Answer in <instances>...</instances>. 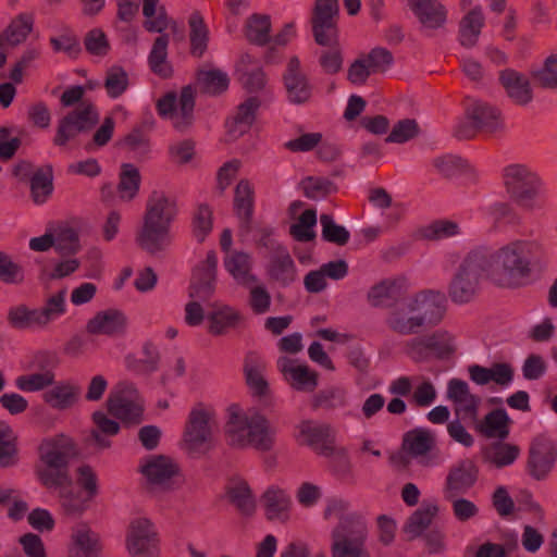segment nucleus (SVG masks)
I'll use <instances>...</instances> for the list:
<instances>
[{
	"label": "nucleus",
	"instance_id": "1",
	"mask_svg": "<svg viewBox=\"0 0 557 557\" xmlns=\"http://www.w3.org/2000/svg\"><path fill=\"white\" fill-rule=\"evenodd\" d=\"M223 432L233 448L270 450L275 442L276 431L268 418L255 407L232 404L226 408Z\"/></svg>",
	"mask_w": 557,
	"mask_h": 557
},
{
	"label": "nucleus",
	"instance_id": "2",
	"mask_svg": "<svg viewBox=\"0 0 557 557\" xmlns=\"http://www.w3.org/2000/svg\"><path fill=\"white\" fill-rule=\"evenodd\" d=\"M177 213L173 198L162 190L152 191L137 235L138 245L150 253L166 250L172 242L171 226Z\"/></svg>",
	"mask_w": 557,
	"mask_h": 557
},
{
	"label": "nucleus",
	"instance_id": "3",
	"mask_svg": "<svg viewBox=\"0 0 557 557\" xmlns=\"http://www.w3.org/2000/svg\"><path fill=\"white\" fill-rule=\"evenodd\" d=\"M76 455L75 441L65 433L44 437L37 447L36 480L48 490H58L69 481V466Z\"/></svg>",
	"mask_w": 557,
	"mask_h": 557
},
{
	"label": "nucleus",
	"instance_id": "4",
	"mask_svg": "<svg viewBox=\"0 0 557 557\" xmlns=\"http://www.w3.org/2000/svg\"><path fill=\"white\" fill-rule=\"evenodd\" d=\"M475 251H484L488 256L487 269L495 271L506 282L500 286H511L515 278L528 275L531 265L539 263L544 256L542 244L529 238L509 242L495 252L486 248Z\"/></svg>",
	"mask_w": 557,
	"mask_h": 557
},
{
	"label": "nucleus",
	"instance_id": "5",
	"mask_svg": "<svg viewBox=\"0 0 557 557\" xmlns=\"http://www.w3.org/2000/svg\"><path fill=\"white\" fill-rule=\"evenodd\" d=\"M216 412L203 403L196 404L189 411L181 449L190 458H201L215 446Z\"/></svg>",
	"mask_w": 557,
	"mask_h": 557
},
{
	"label": "nucleus",
	"instance_id": "6",
	"mask_svg": "<svg viewBox=\"0 0 557 557\" xmlns=\"http://www.w3.org/2000/svg\"><path fill=\"white\" fill-rule=\"evenodd\" d=\"M488 256L484 251H471L462 261L450 284V297L455 302H468L475 294L481 281L487 278L496 284H506L493 270L487 269Z\"/></svg>",
	"mask_w": 557,
	"mask_h": 557
},
{
	"label": "nucleus",
	"instance_id": "7",
	"mask_svg": "<svg viewBox=\"0 0 557 557\" xmlns=\"http://www.w3.org/2000/svg\"><path fill=\"white\" fill-rule=\"evenodd\" d=\"M74 481L78 487L77 491L59 488L61 506L70 516H77L85 512L99 493L97 472L89 465L84 463L76 468Z\"/></svg>",
	"mask_w": 557,
	"mask_h": 557
},
{
	"label": "nucleus",
	"instance_id": "8",
	"mask_svg": "<svg viewBox=\"0 0 557 557\" xmlns=\"http://www.w3.org/2000/svg\"><path fill=\"white\" fill-rule=\"evenodd\" d=\"M125 548L129 557H161V540L150 518L138 516L131 520Z\"/></svg>",
	"mask_w": 557,
	"mask_h": 557
},
{
	"label": "nucleus",
	"instance_id": "9",
	"mask_svg": "<svg viewBox=\"0 0 557 557\" xmlns=\"http://www.w3.org/2000/svg\"><path fill=\"white\" fill-rule=\"evenodd\" d=\"M295 438L300 445H305L331 460L347 459V451L337 447L333 440L332 430L329 425L305 420L296 425Z\"/></svg>",
	"mask_w": 557,
	"mask_h": 557
},
{
	"label": "nucleus",
	"instance_id": "10",
	"mask_svg": "<svg viewBox=\"0 0 557 557\" xmlns=\"http://www.w3.org/2000/svg\"><path fill=\"white\" fill-rule=\"evenodd\" d=\"M107 407L124 424H137L143 420L144 400L133 383H117L109 394Z\"/></svg>",
	"mask_w": 557,
	"mask_h": 557
},
{
	"label": "nucleus",
	"instance_id": "11",
	"mask_svg": "<svg viewBox=\"0 0 557 557\" xmlns=\"http://www.w3.org/2000/svg\"><path fill=\"white\" fill-rule=\"evenodd\" d=\"M138 471L148 486L162 491L172 490L182 476L178 462L166 455L141 459Z\"/></svg>",
	"mask_w": 557,
	"mask_h": 557
},
{
	"label": "nucleus",
	"instance_id": "12",
	"mask_svg": "<svg viewBox=\"0 0 557 557\" xmlns=\"http://www.w3.org/2000/svg\"><path fill=\"white\" fill-rule=\"evenodd\" d=\"M219 259L214 250H208L191 270L187 288L189 299L208 300L214 296L218 283Z\"/></svg>",
	"mask_w": 557,
	"mask_h": 557
},
{
	"label": "nucleus",
	"instance_id": "13",
	"mask_svg": "<svg viewBox=\"0 0 557 557\" xmlns=\"http://www.w3.org/2000/svg\"><path fill=\"white\" fill-rule=\"evenodd\" d=\"M194 107L195 91L190 86L184 87L180 95L168 94L158 101L159 114L171 121L177 129L191 123Z\"/></svg>",
	"mask_w": 557,
	"mask_h": 557
},
{
	"label": "nucleus",
	"instance_id": "14",
	"mask_svg": "<svg viewBox=\"0 0 557 557\" xmlns=\"http://www.w3.org/2000/svg\"><path fill=\"white\" fill-rule=\"evenodd\" d=\"M259 503L268 521L286 523L290 520L293 498L287 487L276 483L268 485L260 495Z\"/></svg>",
	"mask_w": 557,
	"mask_h": 557
},
{
	"label": "nucleus",
	"instance_id": "15",
	"mask_svg": "<svg viewBox=\"0 0 557 557\" xmlns=\"http://www.w3.org/2000/svg\"><path fill=\"white\" fill-rule=\"evenodd\" d=\"M338 13L337 0H317L313 17V34L321 46H333L337 41L334 18Z\"/></svg>",
	"mask_w": 557,
	"mask_h": 557
},
{
	"label": "nucleus",
	"instance_id": "16",
	"mask_svg": "<svg viewBox=\"0 0 557 557\" xmlns=\"http://www.w3.org/2000/svg\"><path fill=\"white\" fill-rule=\"evenodd\" d=\"M557 457V444L546 436H537L531 444L529 471L536 480L545 479L552 471Z\"/></svg>",
	"mask_w": 557,
	"mask_h": 557
},
{
	"label": "nucleus",
	"instance_id": "17",
	"mask_svg": "<svg viewBox=\"0 0 557 557\" xmlns=\"http://www.w3.org/2000/svg\"><path fill=\"white\" fill-rule=\"evenodd\" d=\"M446 397L454 404L457 417L463 420L476 421L481 399L470 392L467 382L459 379L449 380Z\"/></svg>",
	"mask_w": 557,
	"mask_h": 557
},
{
	"label": "nucleus",
	"instance_id": "18",
	"mask_svg": "<svg viewBox=\"0 0 557 557\" xmlns=\"http://www.w3.org/2000/svg\"><path fill=\"white\" fill-rule=\"evenodd\" d=\"M435 437L426 429L418 428L408 432L404 437L403 449L411 458L424 467L437 466V460L431 455Z\"/></svg>",
	"mask_w": 557,
	"mask_h": 557
},
{
	"label": "nucleus",
	"instance_id": "19",
	"mask_svg": "<svg viewBox=\"0 0 557 557\" xmlns=\"http://www.w3.org/2000/svg\"><path fill=\"white\" fill-rule=\"evenodd\" d=\"M367 536L366 522H357L347 531H332L333 557H362Z\"/></svg>",
	"mask_w": 557,
	"mask_h": 557
},
{
	"label": "nucleus",
	"instance_id": "20",
	"mask_svg": "<svg viewBox=\"0 0 557 557\" xmlns=\"http://www.w3.org/2000/svg\"><path fill=\"white\" fill-rule=\"evenodd\" d=\"M277 367L290 386L299 392H312L318 385V376L308 366L287 356L277 360Z\"/></svg>",
	"mask_w": 557,
	"mask_h": 557
},
{
	"label": "nucleus",
	"instance_id": "21",
	"mask_svg": "<svg viewBox=\"0 0 557 557\" xmlns=\"http://www.w3.org/2000/svg\"><path fill=\"white\" fill-rule=\"evenodd\" d=\"M407 301L414 317L422 320L421 326L438 321L445 311L446 298L445 295L440 292H422L408 298Z\"/></svg>",
	"mask_w": 557,
	"mask_h": 557
},
{
	"label": "nucleus",
	"instance_id": "22",
	"mask_svg": "<svg viewBox=\"0 0 557 557\" xmlns=\"http://www.w3.org/2000/svg\"><path fill=\"white\" fill-rule=\"evenodd\" d=\"M66 550L67 557H99V536L88 524L77 523L72 528Z\"/></svg>",
	"mask_w": 557,
	"mask_h": 557
},
{
	"label": "nucleus",
	"instance_id": "23",
	"mask_svg": "<svg viewBox=\"0 0 557 557\" xmlns=\"http://www.w3.org/2000/svg\"><path fill=\"white\" fill-rule=\"evenodd\" d=\"M98 112L92 106H85L82 110L75 111L64 117L59 125L55 136L57 145H64L79 132L92 127L98 121Z\"/></svg>",
	"mask_w": 557,
	"mask_h": 557
},
{
	"label": "nucleus",
	"instance_id": "24",
	"mask_svg": "<svg viewBox=\"0 0 557 557\" xmlns=\"http://www.w3.org/2000/svg\"><path fill=\"white\" fill-rule=\"evenodd\" d=\"M504 181L507 188L518 197H529L541 186L540 177L521 164H512L505 169Z\"/></svg>",
	"mask_w": 557,
	"mask_h": 557
},
{
	"label": "nucleus",
	"instance_id": "25",
	"mask_svg": "<svg viewBox=\"0 0 557 557\" xmlns=\"http://www.w3.org/2000/svg\"><path fill=\"white\" fill-rule=\"evenodd\" d=\"M127 326L126 314L119 309L110 308L97 312L86 324L87 333L91 335H108L123 333Z\"/></svg>",
	"mask_w": 557,
	"mask_h": 557
},
{
	"label": "nucleus",
	"instance_id": "26",
	"mask_svg": "<svg viewBox=\"0 0 557 557\" xmlns=\"http://www.w3.org/2000/svg\"><path fill=\"white\" fill-rule=\"evenodd\" d=\"M208 331L212 335H224L230 330L238 327L243 322V314L238 309L228 305L216 302L207 315Z\"/></svg>",
	"mask_w": 557,
	"mask_h": 557
},
{
	"label": "nucleus",
	"instance_id": "27",
	"mask_svg": "<svg viewBox=\"0 0 557 557\" xmlns=\"http://www.w3.org/2000/svg\"><path fill=\"white\" fill-rule=\"evenodd\" d=\"M409 7L425 29H437L447 21V11L440 0H409Z\"/></svg>",
	"mask_w": 557,
	"mask_h": 557
},
{
	"label": "nucleus",
	"instance_id": "28",
	"mask_svg": "<svg viewBox=\"0 0 557 557\" xmlns=\"http://www.w3.org/2000/svg\"><path fill=\"white\" fill-rule=\"evenodd\" d=\"M44 401L55 410H66L79 399V386L70 380L53 382L42 394Z\"/></svg>",
	"mask_w": 557,
	"mask_h": 557
},
{
	"label": "nucleus",
	"instance_id": "29",
	"mask_svg": "<svg viewBox=\"0 0 557 557\" xmlns=\"http://www.w3.org/2000/svg\"><path fill=\"white\" fill-rule=\"evenodd\" d=\"M223 267L238 285L248 286L258 280L252 273V258L245 251L234 250L226 253L223 258Z\"/></svg>",
	"mask_w": 557,
	"mask_h": 557
},
{
	"label": "nucleus",
	"instance_id": "30",
	"mask_svg": "<svg viewBox=\"0 0 557 557\" xmlns=\"http://www.w3.org/2000/svg\"><path fill=\"white\" fill-rule=\"evenodd\" d=\"M258 97H250L238 106L236 112L226 122L230 139H237L248 133L256 120V113L260 108Z\"/></svg>",
	"mask_w": 557,
	"mask_h": 557
},
{
	"label": "nucleus",
	"instance_id": "31",
	"mask_svg": "<svg viewBox=\"0 0 557 557\" xmlns=\"http://www.w3.org/2000/svg\"><path fill=\"white\" fill-rule=\"evenodd\" d=\"M441 507L436 498L424 499L409 517L404 530L410 539L421 536L432 521L440 515Z\"/></svg>",
	"mask_w": 557,
	"mask_h": 557
},
{
	"label": "nucleus",
	"instance_id": "32",
	"mask_svg": "<svg viewBox=\"0 0 557 557\" xmlns=\"http://www.w3.org/2000/svg\"><path fill=\"white\" fill-rule=\"evenodd\" d=\"M324 518L330 522H337L332 531H347L356 527L357 522L364 520L350 509L349 503L344 498H331L324 509Z\"/></svg>",
	"mask_w": 557,
	"mask_h": 557
},
{
	"label": "nucleus",
	"instance_id": "33",
	"mask_svg": "<svg viewBox=\"0 0 557 557\" xmlns=\"http://www.w3.org/2000/svg\"><path fill=\"white\" fill-rule=\"evenodd\" d=\"M228 500L244 516H252L257 509V498L246 480L239 476L231 479L227 486Z\"/></svg>",
	"mask_w": 557,
	"mask_h": 557
},
{
	"label": "nucleus",
	"instance_id": "34",
	"mask_svg": "<svg viewBox=\"0 0 557 557\" xmlns=\"http://www.w3.org/2000/svg\"><path fill=\"white\" fill-rule=\"evenodd\" d=\"M267 272L270 278L282 285H287L295 281V263L286 248L282 246L275 248L267 265Z\"/></svg>",
	"mask_w": 557,
	"mask_h": 557
},
{
	"label": "nucleus",
	"instance_id": "35",
	"mask_svg": "<svg viewBox=\"0 0 557 557\" xmlns=\"http://www.w3.org/2000/svg\"><path fill=\"white\" fill-rule=\"evenodd\" d=\"M246 384L253 397L270 395V385L265 376V363L256 357H247L244 363Z\"/></svg>",
	"mask_w": 557,
	"mask_h": 557
},
{
	"label": "nucleus",
	"instance_id": "36",
	"mask_svg": "<svg viewBox=\"0 0 557 557\" xmlns=\"http://www.w3.org/2000/svg\"><path fill=\"white\" fill-rule=\"evenodd\" d=\"M484 25V14L480 5L470 9L459 22L458 39L462 47L472 48L479 41L482 27Z\"/></svg>",
	"mask_w": 557,
	"mask_h": 557
},
{
	"label": "nucleus",
	"instance_id": "37",
	"mask_svg": "<svg viewBox=\"0 0 557 557\" xmlns=\"http://www.w3.org/2000/svg\"><path fill=\"white\" fill-rule=\"evenodd\" d=\"M285 86L288 99L294 103H302L310 96V88L306 77L299 72V61L292 59L285 75Z\"/></svg>",
	"mask_w": 557,
	"mask_h": 557
},
{
	"label": "nucleus",
	"instance_id": "38",
	"mask_svg": "<svg viewBox=\"0 0 557 557\" xmlns=\"http://www.w3.org/2000/svg\"><path fill=\"white\" fill-rule=\"evenodd\" d=\"M235 72L238 79L250 91L261 89L265 84L264 73L260 64L249 54H243L239 58Z\"/></svg>",
	"mask_w": 557,
	"mask_h": 557
},
{
	"label": "nucleus",
	"instance_id": "39",
	"mask_svg": "<svg viewBox=\"0 0 557 557\" xmlns=\"http://www.w3.org/2000/svg\"><path fill=\"white\" fill-rule=\"evenodd\" d=\"M502 84L508 96L519 104H527L532 99V91L529 81L523 75L508 70L500 76Z\"/></svg>",
	"mask_w": 557,
	"mask_h": 557
},
{
	"label": "nucleus",
	"instance_id": "40",
	"mask_svg": "<svg viewBox=\"0 0 557 557\" xmlns=\"http://www.w3.org/2000/svg\"><path fill=\"white\" fill-rule=\"evenodd\" d=\"M141 176L138 168L123 163L119 173L117 196L122 201H132L138 195Z\"/></svg>",
	"mask_w": 557,
	"mask_h": 557
},
{
	"label": "nucleus",
	"instance_id": "41",
	"mask_svg": "<svg viewBox=\"0 0 557 557\" xmlns=\"http://www.w3.org/2000/svg\"><path fill=\"white\" fill-rule=\"evenodd\" d=\"M408 285L405 277L387 278L373 286L369 294V301L373 306H385L393 300Z\"/></svg>",
	"mask_w": 557,
	"mask_h": 557
},
{
	"label": "nucleus",
	"instance_id": "42",
	"mask_svg": "<svg viewBox=\"0 0 557 557\" xmlns=\"http://www.w3.org/2000/svg\"><path fill=\"white\" fill-rule=\"evenodd\" d=\"M234 211L242 226H247L253 212V190L247 181H240L235 188Z\"/></svg>",
	"mask_w": 557,
	"mask_h": 557
},
{
	"label": "nucleus",
	"instance_id": "43",
	"mask_svg": "<svg viewBox=\"0 0 557 557\" xmlns=\"http://www.w3.org/2000/svg\"><path fill=\"white\" fill-rule=\"evenodd\" d=\"M478 479V468L472 462H461L453 468L446 478V488L449 491H467Z\"/></svg>",
	"mask_w": 557,
	"mask_h": 557
},
{
	"label": "nucleus",
	"instance_id": "44",
	"mask_svg": "<svg viewBox=\"0 0 557 557\" xmlns=\"http://www.w3.org/2000/svg\"><path fill=\"white\" fill-rule=\"evenodd\" d=\"M468 115L476 127L496 131L503 125L498 110L481 101L471 104L468 109Z\"/></svg>",
	"mask_w": 557,
	"mask_h": 557
},
{
	"label": "nucleus",
	"instance_id": "45",
	"mask_svg": "<svg viewBox=\"0 0 557 557\" xmlns=\"http://www.w3.org/2000/svg\"><path fill=\"white\" fill-rule=\"evenodd\" d=\"M38 309L39 323L42 327L62 317L67 309L66 290L62 289L50 295L44 306Z\"/></svg>",
	"mask_w": 557,
	"mask_h": 557
},
{
	"label": "nucleus",
	"instance_id": "46",
	"mask_svg": "<svg viewBox=\"0 0 557 557\" xmlns=\"http://www.w3.org/2000/svg\"><path fill=\"white\" fill-rule=\"evenodd\" d=\"M510 418L503 409L490 412L480 424V431L491 438H505L509 433Z\"/></svg>",
	"mask_w": 557,
	"mask_h": 557
},
{
	"label": "nucleus",
	"instance_id": "47",
	"mask_svg": "<svg viewBox=\"0 0 557 557\" xmlns=\"http://www.w3.org/2000/svg\"><path fill=\"white\" fill-rule=\"evenodd\" d=\"M55 374L52 370H44L17 376L14 381V385L22 392L36 393L39 391H46L53 384Z\"/></svg>",
	"mask_w": 557,
	"mask_h": 557
},
{
	"label": "nucleus",
	"instance_id": "48",
	"mask_svg": "<svg viewBox=\"0 0 557 557\" xmlns=\"http://www.w3.org/2000/svg\"><path fill=\"white\" fill-rule=\"evenodd\" d=\"M197 84L202 91L210 95H219L228 88L230 78L221 70L207 69L198 73Z\"/></svg>",
	"mask_w": 557,
	"mask_h": 557
},
{
	"label": "nucleus",
	"instance_id": "49",
	"mask_svg": "<svg viewBox=\"0 0 557 557\" xmlns=\"http://www.w3.org/2000/svg\"><path fill=\"white\" fill-rule=\"evenodd\" d=\"M421 319L414 317L406 300L388 319V325L398 333L410 334L421 327Z\"/></svg>",
	"mask_w": 557,
	"mask_h": 557
},
{
	"label": "nucleus",
	"instance_id": "50",
	"mask_svg": "<svg viewBox=\"0 0 557 557\" xmlns=\"http://www.w3.org/2000/svg\"><path fill=\"white\" fill-rule=\"evenodd\" d=\"M213 228V211L207 203H199L191 218V232L197 242H203Z\"/></svg>",
	"mask_w": 557,
	"mask_h": 557
},
{
	"label": "nucleus",
	"instance_id": "51",
	"mask_svg": "<svg viewBox=\"0 0 557 557\" xmlns=\"http://www.w3.org/2000/svg\"><path fill=\"white\" fill-rule=\"evenodd\" d=\"M190 50L193 55L201 57L207 50L209 41V32L203 23L202 17L198 13H193L188 21Z\"/></svg>",
	"mask_w": 557,
	"mask_h": 557
},
{
	"label": "nucleus",
	"instance_id": "52",
	"mask_svg": "<svg viewBox=\"0 0 557 557\" xmlns=\"http://www.w3.org/2000/svg\"><path fill=\"white\" fill-rule=\"evenodd\" d=\"M54 237V249L60 253H76L81 249V242L77 232L67 224H60L52 227Z\"/></svg>",
	"mask_w": 557,
	"mask_h": 557
},
{
	"label": "nucleus",
	"instance_id": "53",
	"mask_svg": "<svg viewBox=\"0 0 557 557\" xmlns=\"http://www.w3.org/2000/svg\"><path fill=\"white\" fill-rule=\"evenodd\" d=\"M168 44L166 36L158 37L149 54L151 70L163 77H168L172 73V67L168 61Z\"/></svg>",
	"mask_w": 557,
	"mask_h": 557
},
{
	"label": "nucleus",
	"instance_id": "54",
	"mask_svg": "<svg viewBox=\"0 0 557 557\" xmlns=\"http://www.w3.org/2000/svg\"><path fill=\"white\" fill-rule=\"evenodd\" d=\"M168 153L170 161L174 164H191L196 156L195 143L187 138L173 140L169 145Z\"/></svg>",
	"mask_w": 557,
	"mask_h": 557
},
{
	"label": "nucleus",
	"instance_id": "55",
	"mask_svg": "<svg viewBox=\"0 0 557 557\" xmlns=\"http://www.w3.org/2000/svg\"><path fill=\"white\" fill-rule=\"evenodd\" d=\"M534 81L544 88L557 87V52L549 54L533 71Z\"/></svg>",
	"mask_w": 557,
	"mask_h": 557
},
{
	"label": "nucleus",
	"instance_id": "56",
	"mask_svg": "<svg viewBox=\"0 0 557 557\" xmlns=\"http://www.w3.org/2000/svg\"><path fill=\"white\" fill-rule=\"evenodd\" d=\"M270 17L264 14H253L247 22L246 35L250 41L264 44L270 38Z\"/></svg>",
	"mask_w": 557,
	"mask_h": 557
},
{
	"label": "nucleus",
	"instance_id": "57",
	"mask_svg": "<svg viewBox=\"0 0 557 557\" xmlns=\"http://www.w3.org/2000/svg\"><path fill=\"white\" fill-rule=\"evenodd\" d=\"M317 212L305 210L290 226V233L297 240H310L315 236Z\"/></svg>",
	"mask_w": 557,
	"mask_h": 557
},
{
	"label": "nucleus",
	"instance_id": "58",
	"mask_svg": "<svg viewBox=\"0 0 557 557\" xmlns=\"http://www.w3.org/2000/svg\"><path fill=\"white\" fill-rule=\"evenodd\" d=\"M128 84V75L123 67L114 65L108 70L104 87L109 97L117 98L127 89Z\"/></svg>",
	"mask_w": 557,
	"mask_h": 557
},
{
	"label": "nucleus",
	"instance_id": "59",
	"mask_svg": "<svg viewBox=\"0 0 557 557\" xmlns=\"http://www.w3.org/2000/svg\"><path fill=\"white\" fill-rule=\"evenodd\" d=\"M322 237L326 242L337 245H344L349 239V232L342 225L337 224L329 214H322L320 218Z\"/></svg>",
	"mask_w": 557,
	"mask_h": 557
},
{
	"label": "nucleus",
	"instance_id": "60",
	"mask_svg": "<svg viewBox=\"0 0 557 557\" xmlns=\"http://www.w3.org/2000/svg\"><path fill=\"white\" fill-rule=\"evenodd\" d=\"M32 27V18L29 16L21 15L7 28L2 40L10 46L18 45L27 37Z\"/></svg>",
	"mask_w": 557,
	"mask_h": 557
},
{
	"label": "nucleus",
	"instance_id": "61",
	"mask_svg": "<svg viewBox=\"0 0 557 557\" xmlns=\"http://www.w3.org/2000/svg\"><path fill=\"white\" fill-rule=\"evenodd\" d=\"M32 196L36 203H44L53 190L50 172L38 171L30 181Z\"/></svg>",
	"mask_w": 557,
	"mask_h": 557
},
{
	"label": "nucleus",
	"instance_id": "62",
	"mask_svg": "<svg viewBox=\"0 0 557 557\" xmlns=\"http://www.w3.org/2000/svg\"><path fill=\"white\" fill-rule=\"evenodd\" d=\"M38 309H29L25 306L11 308L9 321L18 329L42 327L37 315Z\"/></svg>",
	"mask_w": 557,
	"mask_h": 557
},
{
	"label": "nucleus",
	"instance_id": "63",
	"mask_svg": "<svg viewBox=\"0 0 557 557\" xmlns=\"http://www.w3.org/2000/svg\"><path fill=\"white\" fill-rule=\"evenodd\" d=\"M297 503L304 508H312L319 504L323 496L322 486L313 482H302L295 492Z\"/></svg>",
	"mask_w": 557,
	"mask_h": 557
},
{
	"label": "nucleus",
	"instance_id": "64",
	"mask_svg": "<svg viewBox=\"0 0 557 557\" xmlns=\"http://www.w3.org/2000/svg\"><path fill=\"white\" fill-rule=\"evenodd\" d=\"M519 456V448L515 445L500 443L492 447L487 459L496 467L512 465Z\"/></svg>",
	"mask_w": 557,
	"mask_h": 557
}]
</instances>
